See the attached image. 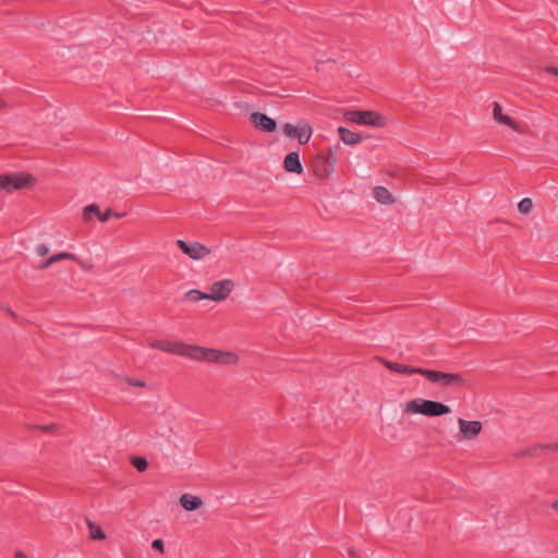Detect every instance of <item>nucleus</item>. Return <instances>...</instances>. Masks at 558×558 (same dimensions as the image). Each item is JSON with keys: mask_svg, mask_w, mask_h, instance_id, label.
<instances>
[{"mask_svg": "<svg viewBox=\"0 0 558 558\" xmlns=\"http://www.w3.org/2000/svg\"><path fill=\"white\" fill-rule=\"evenodd\" d=\"M36 251L40 256H46L49 253V248L46 244H39Z\"/></svg>", "mask_w": 558, "mask_h": 558, "instance_id": "7c9ffc66", "label": "nucleus"}, {"mask_svg": "<svg viewBox=\"0 0 558 558\" xmlns=\"http://www.w3.org/2000/svg\"><path fill=\"white\" fill-rule=\"evenodd\" d=\"M61 257H62V260L63 259H71V260H74V262L77 260V256L75 254L69 253V252H61Z\"/></svg>", "mask_w": 558, "mask_h": 558, "instance_id": "72a5a7b5", "label": "nucleus"}, {"mask_svg": "<svg viewBox=\"0 0 558 558\" xmlns=\"http://www.w3.org/2000/svg\"><path fill=\"white\" fill-rule=\"evenodd\" d=\"M36 179L28 172H11L0 174V191L12 193L32 186Z\"/></svg>", "mask_w": 558, "mask_h": 558, "instance_id": "7ed1b4c3", "label": "nucleus"}, {"mask_svg": "<svg viewBox=\"0 0 558 558\" xmlns=\"http://www.w3.org/2000/svg\"><path fill=\"white\" fill-rule=\"evenodd\" d=\"M551 508L558 512V500L551 504Z\"/></svg>", "mask_w": 558, "mask_h": 558, "instance_id": "ea45409f", "label": "nucleus"}, {"mask_svg": "<svg viewBox=\"0 0 558 558\" xmlns=\"http://www.w3.org/2000/svg\"><path fill=\"white\" fill-rule=\"evenodd\" d=\"M5 104L3 101H0V108L4 107Z\"/></svg>", "mask_w": 558, "mask_h": 558, "instance_id": "a19ab883", "label": "nucleus"}, {"mask_svg": "<svg viewBox=\"0 0 558 558\" xmlns=\"http://www.w3.org/2000/svg\"><path fill=\"white\" fill-rule=\"evenodd\" d=\"M177 246L181 252L192 259H202L210 254V250L199 242H186L184 240H178Z\"/></svg>", "mask_w": 558, "mask_h": 558, "instance_id": "0eeeda50", "label": "nucleus"}, {"mask_svg": "<svg viewBox=\"0 0 558 558\" xmlns=\"http://www.w3.org/2000/svg\"><path fill=\"white\" fill-rule=\"evenodd\" d=\"M126 214L125 213H117V211H113L111 208H108L106 211L101 213L100 217H99V220L101 222H106L108 221L111 217H116V218H122L124 217Z\"/></svg>", "mask_w": 558, "mask_h": 558, "instance_id": "393cba45", "label": "nucleus"}, {"mask_svg": "<svg viewBox=\"0 0 558 558\" xmlns=\"http://www.w3.org/2000/svg\"><path fill=\"white\" fill-rule=\"evenodd\" d=\"M283 133L289 137H295L299 140L300 145H305L311 140L313 130L312 126L307 123H299L296 126L291 123H286L283 125Z\"/></svg>", "mask_w": 558, "mask_h": 558, "instance_id": "6e6552de", "label": "nucleus"}, {"mask_svg": "<svg viewBox=\"0 0 558 558\" xmlns=\"http://www.w3.org/2000/svg\"><path fill=\"white\" fill-rule=\"evenodd\" d=\"M544 452H556L558 451V442L555 444H542Z\"/></svg>", "mask_w": 558, "mask_h": 558, "instance_id": "c756f323", "label": "nucleus"}, {"mask_svg": "<svg viewBox=\"0 0 558 558\" xmlns=\"http://www.w3.org/2000/svg\"><path fill=\"white\" fill-rule=\"evenodd\" d=\"M250 120L257 130L263 132L271 133L277 129V121L263 112H253Z\"/></svg>", "mask_w": 558, "mask_h": 558, "instance_id": "9b49d317", "label": "nucleus"}, {"mask_svg": "<svg viewBox=\"0 0 558 558\" xmlns=\"http://www.w3.org/2000/svg\"><path fill=\"white\" fill-rule=\"evenodd\" d=\"M312 169L317 178L326 179L333 172L335 166L323 154L317 153L312 160Z\"/></svg>", "mask_w": 558, "mask_h": 558, "instance_id": "9d476101", "label": "nucleus"}, {"mask_svg": "<svg viewBox=\"0 0 558 558\" xmlns=\"http://www.w3.org/2000/svg\"><path fill=\"white\" fill-rule=\"evenodd\" d=\"M130 462L138 472H145L148 468V461L144 457L134 456Z\"/></svg>", "mask_w": 558, "mask_h": 558, "instance_id": "412c9836", "label": "nucleus"}, {"mask_svg": "<svg viewBox=\"0 0 558 558\" xmlns=\"http://www.w3.org/2000/svg\"><path fill=\"white\" fill-rule=\"evenodd\" d=\"M151 548L162 554L165 551L163 541L161 538L154 539L151 543Z\"/></svg>", "mask_w": 558, "mask_h": 558, "instance_id": "cd10ccee", "label": "nucleus"}, {"mask_svg": "<svg viewBox=\"0 0 558 558\" xmlns=\"http://www.w3.org/2000/svg\"><path fill=\"white\" fill-rule=\"evenodd\" d=\"M460 433L463 439H475L482 432L483 424L480 421H466L463 418L458 420Z\"/></svg>", "mask_w": 558, "mask_h": 558, "instance_id": "f8f14e48", "label": "nucleus"}, {"mask_svg": "<svg viewBox=\"0 0 558 558\" xmlns=\"http://www.w3.org/2000/svg\"><path fill=\"white\" fill-rule=\"evenodd\" d=\"M75 263H77L84 270H87V271H90L94 267L92 264L85 263L80 257H77V260Z\"/></svg>", "mask_w": 558, "mask_h": 558, "instance_id": "2f4dec72", "label": "nucleus"}, {"mask_svg": "<svg viewBox=\"0 0 558 558\" xmlns=\"http://www.w3.org/2000/svg\"><path fill=\"white\" fill-rule=\"evenodd\" d=\"M62 260V257H61V252L60 253H57V254H53L52 256H50L48 259H46L45 262H43L39 266H38V269H47L49 268L52 264L57 263V262H60Z\"/></svg>", "mask_w": 558, "mask_h": 558, "instance_id": "a878e982", "label": "nucleus"}, {"mask_svg": "<svg viewBox=\"0 0 558 558\" xmlns=\"http://www.w3.org/2000/svg\"><path fill=\"white\" fill-rule=\"evenodd\" d=\"M2 310H4L13 318H17V314L13 312L10 307H2Z\"/></svg>", "mask_w": 558, "mask_h": 558, "instance_id": "e433bc0d", "label": "nucleus"}, {"mask_svg": "<svg viewBox=\"0 0 558 558\" xmlns=\"http://www.w3.org/2000/svg\"><path fill=\"white\" fill-rule=\"evenodd\" d=\"M38 428L44 432H47V433H52L53 430H56L58 428V426H57V424H50V425L38 426Z\"/></svg>", "mask_w": 558, "mask_h": 558, "instance_id": "473e14b6", "label": "nucleus"}, {"mask_svg": "<svg viewBox=\"0 0 558 558\" xmlns=\"http://www.w3.org/2000/svg\"><path fill=\"white\" fill-rule=\"evenodd\" d=\"M192 351H194L192 360L196 361H206L221 365H233L239 361V356L233 352L208 349L199 345L192 348Z\"/></svg>", "mask_w": 558, "mask_h": 558, "instance_id": "f03ea898", "label": "nucleus"}, {"mask_svg": "<svg viewBox=\"0 0 558 558\" xmlns=\"http://www.w3.org/2000/svg\"><path fill=\"white\" fill-rule=\"evenodd\" d=\"M89 532H90V538L95 541H104L106 539V534L102 531L101 526L99 524L94 523L89 519H86Z\"/></svg>", "mask_w": 558, "mask_h": 558, "instance_id": "6ab92c4d", "label": "nucleus"}, {"mask_svg": "<svg viewBox=\"0 0 558 558\" xmlns=\"http://www.w3.org/2000/svg\"><path fill=\"white\" fill-rule=\"evenodd\" d=\"M125 381L133 387H145L146 383L144 380L134 379L130 377H125Z\"/></svg>", "mask_w": 558, "mask_h": 558, "instance_id": "c85d7f7f", "label": "nucleus"}, {"mask_svg": "<svg viewBox=\"0 0 558 558\" xmlns=\"http://www.w3.org/2000/svg\"><path fill=\"white\" fill-rule=\"evenodd\" d=\"M185 299L192 302H198L202 300H208V295L205 292L193 289L185 293Z\"/></svg>", "mask_w": 558, "mask_h": 558, "instance_id": "4be33fe9", "label": "nucleus"}, {"mask_svg": "<svg viewBox=\"0 0 558 558\" xmlns=\"http://www.w3.org/2000/svg\"><path fill=\"white\" fill-rule=\"evenodd\" d=\"M234 288V282L230 279H223L216 281L210 287V293H207L208 300L211 301H223L226 300Z\"/></svg>", "mask_w": 558, "mask_h": 558, "instance_id": "1a4fd4ad", "label": "nucleus"}, {"mask_svg": "<svg viewBox=\"0 0 558 558\" xmlns=\"http://www.w3.org/2000/svg\"><path fill=\"white\" fill-rule=\"evenodd\" d=\"M545 72L557 76L558 75V68L549 65V66L545 68Z\"/></svg>", "mask_w": 558, "mask_h": 558, "instance_id": "c9c22d12", "label": "nucleus"}, {"mask_svg": "<svg viewBox=\"0 0 558 558\" xmlns=\"http://www.w3.org/2000/svg\"><path fill=\"white\" fill-rule=\"evenodd\" d=\"M421 375L428 381L439 384L442 387H463L465 385L464 377L459 373H445L424 368V372H421Z\"/></svg>", "mask_w": 558, "mask_h": 558, "instance_id": "39448f33", "label": "nucleus"}, {"mask_svg": "<svg viewBox=\"0 0 558 558\" xmlns=\"http://www.w3.org/2000/svg\"><path fill=\"white\" fill-rule=\"evenodd\" d=\"M338 133H339L340 140L345 145L353 146V145H356V144H359V143H361L363 141L362 135H360L359 133H355V132H353L351 130H348L344 126H339L338 128Z\"/></svg>", "mask_w": 558, "mask_h": 558, "instance_id": "f3484780", "label": "nucleus"}, {"mask_svg": "<svg viewBox=\"0 0 558 558\" xmlns=\"http://www.w3.org/2000/svg\"><path fill=\"white\" fill-rule=\"evenodd\" d=\"M374 197L381 204H390L393 202V196L385 186H376L374 189Z\"/></svg>", "mask_w": 558, "mask_h": 558, "instance_id": "a211bd4d", "label": "nucleus"}, {"mask_svg": "<svg viewBox=\"0 0 558 558\" xmlns=\"http://www.w3.org/2000/svg\"><path fill=\"white\" fill-rule=\"evenodd\" d=\"M527 452H529V448L517 451L513 456H514V458L520 459V458L529 457Z\"/></svg>", "mask_w": 558, "mask_h": 558, "instance_id": "f704fd0d", "label": "nucleus"}, {"mask_svg": "<svg viewBox=\"0 0 558 558\" xmlns=\"http://www.w3.org/2000/svg\"><path fill=\"white\" fill-rule=\"evenodd\" d=\"M384 365L390 372L398 373L401 375H412V374L421 375V372H424V368H422V367L410 366V365L400 364V363L390 362V361H384Z\"/></svg>", "mask_w": 558, "mask_h": 558, "instance_id": "4468645a", "label": "nucleus"}, {"mask_svg": "<svg viewBox=\"0 0 558 558\" xmlns=\"http://www.w3.org/2000/svg\"><path fill=\"white\" fill-rule=\"evenodd\" d=\"M15 558H27L26 555L22 551H16L15 553Z\"/></svg>", "mask_w": 558, "mask_h": 558, "instance_id": "58836bf2", "label": "nucleus"}, {"mask_svg": "<svg viewBox=\"0 0 558 558\" xmlns=\"http://www.w3.org/2000/svg\"><path fill=\"white\" fill-rule=\"evenodd\" d=\"M344 118L350 122L361 125L385 128L387 124V118L373 110H347Z\"/></svg>", "mask_w": 558, "mask_h": 558, "instance_id": "20e7f679", "label": "nucleus"}, {"mask_svg": "<svg viewBox=\"0 0 558 558\" xmlns=\"http://www.w3.org/2000/svg\"><path fill=\"white\" fill-rule=\"evenodd\" d=\"M339 145L328 147L327 150L319 151L323 154L324 157H326L333 166H336L337 162V155H338Z\"/></svg>", "mask_w": 558, "mask_h": 558, "instance_id": "5701e85b", "label": "nucleus"}, {"mask_svg": "<svg viewBox=\"0 0 558 558\" xmlns=\"http://www.w3.org/2000/svg\"><path fill=\"white\" fill-rule=\"evenodd\" d=\"M93 215H96L98 218L101 215L100 208L97 204H89L83 210V219L88 221L92 219Z\"/></svg>", "mask_w": 558, "mask_h": 558, "instance_id": "aec40b11", "label": "nucleus"}, {"mask_svg": "<svg viewBox=\"0 0 558 558\" xmlns=\"http://www.w3.org/2000/svg\"><path fill=\"white\" fill-rule=\"evenodd\" d=\"M151 348L159 349L165 352H170L183 356H187L192 359V355H194V351H192V348H195L194 344H184L181 342H171V341H154L150 343Z\"/></svg>", "mask_w": 558, "mask_h": 558, "instance_id": "423d86ee", "label": "nucleus"}, {"mask_svg": "<svg viewBox=\"0 0 558 558\" xmlns=\"http://www.w3.org/2000/svg\"><path fill=\"white\" fill-rule=\"evenodd\" d=\"M533 208V202L529 197L522 198L518 204V209L522 214H529Z\"/></svg>", "mask_w": 558, "mask_h": 558, "instance_id": "b1692460", "label": "nucleus"}, {"mask_svg": "<svg viewBox=\"0 0 558 558\" xmlns=\"http://www.w3.org/2000/svg\"><path fill=\"white\" fill-rule=\"evenodd\" d=\"M542 453H544L542 444L530 447L527 452L529 457L531 458L539 457Z\"/></svg>", "mask_w": 558, "mask_h": 558, "instance_id": "bb28decb", "label": "nucleus"}, {"mask_svg": "<svg viewBox=\"0 0 558 558\" xmlns=\"http://www.w3.org/2000/svg\"><path fill=\"white\" fill-rule=\"evenodd\" d=\"M404 412L422 414L427 417H438L451 412V409L439 401L416 398L405 403Z\"/></svg>", "mask_w": 558, "mask_h": 558, "instance_id": "f257e3e1", "label": "nucleus"}, {"mask_svg": "<svg viewBox=\"0 0 558 558\" xmlns=\"http://www.w3.org/2000/svg\"><path fill=\"white\" fill-rule=\"evenodd\" d=\"M350 558H360L359 554L354 549H349Z\"/></svg>", "mask_w": 558, "mask_h": 558, "instance_id": "4c0bfd02", "label": "nucleus"}, {"mask_svg": "<svg viewBox=\"0 0 558 558\" xmlns=\"http://www.w3.org/2000/svg\"><path fill=\"white\" fill-rule=\"evenodd\" d=\"M180 505L186 511H195L203 506V500L198 496L185 493L180 497Z\"/></svg>", "mask_w": 558, "mask_h": 558, "instance_id": "dca6fc26", "label": "nucleus"}, {"mask_svg": "<svg viewBox=\"0 0 558 558\" xmlns=\"http://www.w3.org/2000/svg\"><path fill=\"white\" fill-rule=\"evenodd\" d=\"M283 169L287 172L295 173V174H302L303 173V166L300 160V155L298 151H291L287 154L283 160Z\"/></svg>", "mask_w": 558, "mask_h": 558, "instance_id": "ddd939ff", "label": "nucleus"}, {"mask_svg": "<svg viewBox=\"0 0 558 558\" xmlns=\"http://www.w3.org/2000/svg\"><path fill=\"white\" fill-rule=\"evenodd\" d=\"M493 117L498 123L507 125L514 131L519 130V124L511 117L502 113V108L497 101L493 104Z\"/></svg>", "mask_w": 558, "mask_h": 558, "instance_id": "2eb2a0df", "label": "nucleus"}]
</instances>
